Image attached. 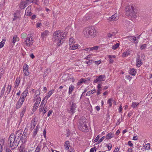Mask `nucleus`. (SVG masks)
<instances>
[{
    "label": "nucleus",
    "mask_w": 152,
    "mask_h": 152,
    "mask_svg": "<svg viewBox=\"0 0 152 152\" xmlns=\"http://www.w3.org/2000/svg\"><path fill=\"white\" fill-rule=\"evenodd\" d=\"M15 134H11L8 140V144H10V146L13 147V149L15 148L18 146L20 141L15 139Z\"/></svg>",
    "instance_id": "1"
},
{
    "label": "nucleus",
    "mask_w": 152,
    "mask_h": 152,
    "mask_svg": "<svg viewBox=\"0 0 152 152\" xmlns=\"http://www.w3.org/2000/svg\"><path fill=\"white\" fill-rule=\"evenodd\" d=\"M126 15L131 18H135L136 17L135 12L134 11V8L133 5H128L125 9Z\"/></svg>",
    "instance_id": "2"
},
{
    "label": "nucleus",
    "mask_w": 152,
    "mask_h": 152,
    "mask_svg": "<svg viewBox=\"0 0 152 152\" xmlns=\"http://www.w3.org/2000/svg\"><path fill=\"white\" fill-rule=\"evenodd\" d=\"M86 122L85 118L84 117H82L79 120L78 127L79 129L81 131L84 132L86 130L87 126L86 124Z\"/></svg>",
    "instance_id": "3"
},
{
    "label": "nucleus",
    "mask_w": 152,
    "mask_h": 152,
    "mask_svg": "<svg viewBox=\"0 0 152 152\" xmlns=\"http://www.w3.org/2000/svg\"><path fill=\"white\" fill-rule=\"evenodd\" d=\"M66 35L65 32L63 34L60 31H58L55 32L53 34V40L54 42H56L57 41H59V39L61 38L62 36L65 35Z\"/></svg>",
    "instance_id": "4"
},
{
    "label": "nucleus",
    "mask_w": 152,
    "mask_h": 152,
    "mask_svg": "<svg viewBox=\"0 0 152 152\" xmlns=\"http://www.w3.org/2000/svg\"><path fill=\"white\" fill-rule=\"evenodd\" d=\"M31 35V34H28V37L26 38V40L25 41L26 46L28 47H30L31 45H32L34 42L32 39Z\"/></svg>",
    "instance_id": "5"
},
{
    "label": "nucleus",
    "mask_w": 152,
    "mask_h": 152,
    "mask_svg": "<svg viewBox=\"0 0 152 152\" xmlns=\"http://www.w3.org/2000/svg\"><path fill=\"white\" fill-rule=\"evenodd\" d=\"M33 2L32 1L26 0L21 1L20 5V8L21 10L23 9L28 5L30 3Z\"/></svg>",
    "instance_id": "6"
},
{
    "label": "nucleus",
    "mask_w": 152,
    "mask_h": 152,
    "mask_svg": "<svg viewBox=\"0 0 152 152\" xmlns=\"http://www.w3.org/2000/svg\"><path fill=\"white\" fill-rule=\"evenodd\" d=\"M69 104L70 105V108L69 110H68L69 113H73L75 112L76 105L75 103H74L72 101H70L69 102Z\"/></svg>",
    "instance_id": "7"
},
{
    "label": "nucleus",
    "mask_w": 152,
    "mask_h": 152,
    "mask_svg": "<svg viewBox=\"0 0 152 152\" xmlns=\"http://www.w3.org/2000/svg\"><path fill=\"white\" fill-rule=\"evenodd\" d=\"M83 33L86 37L88 38L91 37L89 28H85L84 30Z\"/></svg>",
    "instance_id": "8"
},
{
    "label": "nucleus",
    "mask_w": 152,
    "mask_h": 152,
    "mask_svg": "<svg viewBox=\"0 0 152 152\" xmlns=\"http://www.w3.org/2000/svg\"><path fill=\"white\" fill-rule=\"evenodd\" d=\"M91 37H94L96 34V31L94 27L89 28Z\"/></svg>",
    "instance_id": "9"
},
{
    "label": "nucleus",
    "mask_w": 152,
    "mask_h": 152,
    "mask_svg": "<svg viewBox=\"0 0 152 152\" xmlns=\"http://www.w3.org/2000/svg\"><path fill=\"white\" fill-rule=\"evenodd\" d=\"M41 101V98L40 97H38L36 99V101L34 104V106L33 108V110L35 111L36 109H37L38 105L40 103Z\"/></svg>",
    "instance_id": "10"
},
{
    "label": "nucleus",
    "mask_w": 152,
    "mask_h": 152,
    "mask_svg": "<svg viewBox=\"0 0 152 152\" xmlns=\"http://www.w3.org/2000/svg\"><path fill=\"white\" fill-rule=\"evenodd\" d=\"M49 32L46 30L41 33V37L43 40H44L46 37L49 35Z\"/></svg>",
    "instance_id": "11"
},
{
    "label": "nucleus",
    "mask_w": 152,
    "mask_h": 152,
    "mask_svg": "<svg viewBox=\"0 0 152 152\" xmlns=\"http://www.w3.org/2000/svg\"><path fill=\"white\" fill-rule=\"evenodd\" d=\"M65 37L66 36L65 35L62 36L61 38L60 39L59 41H57L56 42L58 46H59L61 45L62 43L64 42V39Z\"/></svg>",
    "instance_id": "12"
},
{
    "label": "nucleus",
    "mask_w": 152,
    "mask_h": 152,
    "mask_svg": "<svg viewBox=\"0 0 152 152\" xmlns=\"http://www.w3.org/2000/svg\"><path fill=\"white\" fill-rule=\"evenodd\" d=\"M31 7L29 6L27 7L25 10V14L27 16H30L31 15L32 13L31 12Z\"/></svg>",
    "instance_id": "13"
},
{
    "label": "nucleus",
    "mask_w": 152,
    "mask_h": 152,
    "mask_svg": "<svg viewBox=\"0 0 152 152\" xmlns=\"http://www.w3.org/2000/svg\"><path fill=\"white\" fill-rule=\"evenodd\" d=\"M21 135L22 133H21L19 131H17L16 132V135L15 136L14 138L15 139L20 141L21 139Z\"/></svg>",
    "instance_id": "14"
},
{
    "label": "nucleus",
    "mask_w": 152,
    "mask_h": 152,
    "mask_svg": "<svg viewBox=\"0 0 152 152\" xmlns=\"http://www.w3.org/2000/svg\"><path fill=\"white\" fill-rule=\"evenodd\" d=\"M54 90H52L49 91L48 93V95L46 96L44 98V99H46L45 104L47 103V101L48 99L50 96L54 93Z\"/></svg>",
    "instance_id": "15"
},
{
    "label": "nucleus",
    "mask_w": 152,
    "mask_h": 152,
    "mask_svg": "<svg viewBox=\"0 0 152 152\" xmlns=\"http://www.w3.org/2000/svg\"><path fill=\"white\" fill-rule=\"evenodd\" d=\"M117 20L118 18L116 17V15H113L108 18V20L109 21H113Z\"/></svg>",
    "instance_id": "16"
},
{
    "label": "nucleus",
    "mask_w": 152,
    "mask_h": 152,
    "mask_svg": "<svg viewBox=\"0 0 152 152\" xmlns=\"http://www.w3.org/2000/svg\"><path fill=\"white\" fill-rule=\"evenodd\" d=\"M23 101L18 100L16 104V108L17 109L19 108L23 104Z\"/></svg>",
    "instance_id": "17"
},
{
    "label": "nucleus",
    "mask_w": 152,
    "mask_h": 152,
    "mask_svg": "<svg viewBox=\"0 0 152 152\" xmlns=\"http://www.w3.org/2000/svg\"><path fill=\"white\" fill-rule=\"evenodd\" d=\"M137 66L138 67H140V65L142 64V62L141 61L140 58L139 56L137 58Z\"/></svg>",
    "instance_id": "18"
},
{
    "label": "nucleus",
    "mask_w": 152,
    "mask_h": 152,
    "mask_svg": "<svg viewBox=\"0 0 152 152\" xmlns=\"http://www.w3.org/2000/svg\"><path fill=\"white\" fill-rule=\"evenodd\" d=\"M96 77H98L100 81L105 80V76L104 75H102L99 76H96Z\"/></svg>",
    "instance_id": "19"
},
{
    "label": "nucleus",
    "mask_w": 152,
    "mask_h": 152,
    "mask_svg": "<svg viewBox=\"0 0 152 152\" xmlns=\"http://www.w3.org/2000/svg\"><path fill=\"white\" fill-rule=\"evenodd\" d=\"M130 55V51L129 50H127L125 52L122 53V56L123 57H125Z\"/></svg>",
    "instance_id": "20"
},
{
    "label": "nucleus",
    "mask_w": 152,
    "mask_h": 152,
    "mask_svg": "<svg viewBox=\"0 0 152 152\" xmlns=\"http://www.w3.org/2000/svg\"><path fill=\"white\" fill-rule=\"evenodd\" d=\"M114 137V135L112 132L109 133L106 137V138L107 139H110L111 138Z\"/></svg>",
    "instance_id": "21"
},
{
    "label": "nucleus",
    "mask_w": 152,
    "mask_h": 152,
    "mask_svg": "<svg viewBox=\"0 0 152 152\" xmlns=\"http://www.w3.org/2000/svg\"><path fill=\"white\" fill-rule=\"evenodd\" d=\"M70 143L69 141H66L65 142V144L64 145L65 148L66 149H69L70 147Z\"/></svg>",
    "instance_id": "22"
},
{
    "label": "nucleus",
    "mask_w": 152,
    "mask_h": 152,
    "mask_svg": "<svg viewBox=\"0 0 152 152\" xmlns=\"http://www.w3.org/2000/svg\"><path fill=\"white\" fill-rule=\"evenodd\" d=\"M136 73V72L135 70V69L134 68L131 69L129 72V73L130 74V75L134 76L135 75Z\"/></svg>",
    "instance_id": "23"
},
{
    "label": "nucleus",
    "mask_w": 152,
    "mask_h": 152,
    "mask_svg": "<svg viewBox=\"0 0 152 152\" xmlns=\"http://www.w3.org/2000/svg\"><path fill=\"white\" fill-rule=\"evenodd\" d=\"M26 107L25 106L24 107L23 109H22V110L21 111L20 113V116L21 118H22L25 112L26 111Z\"/></svg>",
    "instance_id": "24"
},
{
    "label": "nucleus",
    "mask_w": 152,
    "mask_h": 152,
    "mask_svg": "<svg viewBox=\"0 0 152 152\" xmlns=\"http://www.w3.org/2000/svg\"><path fill=\"white\" fill-rule=\"evenodd\" d=\"M39 126L38 125H37L35 129L34 130V132L33 133V136L34 137L37 134V133L39 129Z\"/></svg>",
    "instance_id": "25"
},
{
    "label": "nucleus",
    "mask_w": 152,
    "mask_h": 152,
    "mask_svg": "<svg viewBox=\"0 0 152 152\" xmlns=\"http://www.w3.org/2000/svg\"><path fill=\"white\" fill-rule=\"evenodd\" d=\"M4 140L2 139H0V151L2 152V148L4 145Z\"/></svg>",
    "instance_id": "26"
},
{
    "label": "nucleus",
    "mask_w": 152,
    "mask_h": 152,
    "mask_svg": "<svg viewBox=\"0 0 152 152\" xmlns=\"http://www.w3.org/2000/svg\"><path fill=\"white\" fill-rule=\"evenodd\" d=\"M20 83V78L17 77L16 78V81H15L16 85H15V88H17L18 87V85Z\"/></svg>",
    "instance_id": "27"
},
{
    "label": "nucleus",
    "mask_w": 152,
    "mask_h": 152,
    "mask_svg": "<svg viewBox=\"0 0 152 152\" xmlns=\"http://www.w3.org/2000/svg\"><path fill=\"white\" fill-rule=\"evenodd\" d=\"M74 88V86L71 85L69 87V94H71L73 91Z\"/></svg>",
    "instance_id": "28"
},
{
    "label": "nucleus",
    "mask_w": 152,
    "mask_h": 152,
    "mask_svg": "<svg viewBox=\"0 0 152 152\" xmlns=\"http://www.w3.org/2000/svg\"><path fill=\"white\" fill-rule=\"evenodd\" d=\"M19 40V39L18 37H17V36L16 35L13 37L12 42L14 44L16 41H18Z\"/></svg>",
    "instance_id": "29"
},
{
    "label": "nucleus",
    "mask_w": 152,
    "mask_h": 152,
    "mask_svg": "<svg viewBox=\"0 0 152 152\" xmlns=\"http://www.w3.org/2000/svg\"><path fill=\"white\" fill-rule=\"evenodd\" d=\"M5 41L6 39H2V41L0 42V48H1L4 46Z\"/></svg>",
    "instance_id": "30"
},
{
    "label": "nucleus",
    "mask_w": 152,
    "mask_h": 152,
    "mask_svg": "<svg viewBox=\"0 0 152 152\" xmlns=\"http://www.w3.org/2000/svg\"><path fill=\"white\" fill-rule=\"evenodd\" d=\"M95 91L96 90L95 89H94L93 90L91 91H88L86 93V95L87 96H89L91 94H93Z\"/></svg>",
    "instance_id": "31"
},
{
    "label": "nucleus",
    "mask_w": 152,
    "mask_h": 152,
    "mask_svg": "<svg viewBox=\"0 0 152 152\" xmlns=\"http://www.w3.org/2000/svg\"><path fill=\"white\" fill-rule=\"evenodd\" d=\"M32 124L31 125V127L30 128V129L31 130H32L34 127H35L36 124H35V121H34L33 122L32 121Z\"/></svg>",
    "instance_id": "32"
},
{
    "label": "nucleus",
    "mask_w": 152,
    "mask_h": 152,
    "mask_svg": "<svg viewBox=\"0 0 152 152\" xmlns=\"http://www.w3.org/2000/svg\"><path fill=\"white\" fill-rule=\"evenodd\" d=\"M113 99L112 98H111L109 99L108 101H107V103L109 104V107H111L112 105V102H113Z\"/></svg>",
    "instance_id": "33"
},
{
    "label": "nucleus",
    "mask_w": 152,
    "mask_h": 152,
    "mask_svg": "<svg viewBox=\"0 0 152 152\" xmlns=\"http://www.w3.org/2000/svg\"><path fill=\"white\" fill-rule=\"evenodd\" d=\"M139 103H136L135 102H133L131 105V107L133 108H135L138 106Z\"/></svg>",
    "instance_id": "34"
},
{
    "label": "nucleus",
    "mask_w": 152,
    "mask_h": 152,
    "mask_svg": "<svg viewBox=\"0 0 152 152\" xmlns=\"http://www.w3.org/2000/svg\"><path fill=\"white\" fill-rule=\"evenodd\" d=\"M78 48V46L77 45H72L70 47L71 50H75Z\"/></svg>",
    "instance_id": "35"
},
{
    "label": "nucleus",
    "mask_w": 152,
    "mask_h": 152,
    "mask_svg": "<svg viewBox=\"0 0 152 152\" xmlns=\"http://www.w3.org/2000/svg\"><path fill=\"white\" fill-rule=\"evenodd\" d=\"M83 83H84V80L83 78H81L80 80H79L77 83V85L80 86Z\"/></svg>",
    "instance_id": "36"
},
{
    "label": "nucleus",
    "mask_w": 152,
    "mask_h": 152,
    "mask_svg": "<svg viewBox=\"0 0 152 152\" xmlns=\"http://www.w3.org/2000/svg\"><path fill=\"white\" fill-rule=\"evenodd\" d=\"M27 133L25 132V130L24 131V132L22 136L21 137L22 140H24V139H26V138Z\"/></svg>",
    "instance_id": "37"
},
{
    "label": "nucleus",
    "mask_w": 152,
    "mask_h": 152,
    "mask_svg": "<svg viewBox=\"0 0 152 152\" xmlns=\"http://www.w3.org/2000/svg\"><path fill=\"white\" fill-rule=\"evenodd\" d=\"M45 104H46L45 103L44 104V105L42 104H40V106H39V109L40 112H42L43 110L44 109V107L45 106Z\"/></svg>",
    "instance_id": "38"
},
{
    "label": "nucleus",
    "mask_w": 152,
    "mask_h": 152,
    "mask_svg": "<svg viewBox=\"0 0 152 152\" xmlns=\"http://www.w3.org/2000/svg\"><path fill=\"white\" fill-rule=\"evenodd\" d=\"M119 46V44L117 43L112 47V49L114 50H116Z\"/></svg>",
    "instance_id": "39"
},
{
    "label": "nucleus",
    "mask_w": 152,
    "mask_h": 152,
    "mask_svg": "<svg viewBox=\"0 0 152 152\" xmlns=\"http://www.w3.org/2000/svg\"><path fill=\"white\" fill-rule=\"evenodd\" d=\"M129 39L130 41H135L136 40V37H129Z\"/></svg>",
    "instance_id": "40"
},
{
    "label": "nucleus",
    "mask_w": 152,
    "mask_h": 152,
    "mask_svg": "<svg viewBox=\"0 0 152 152\" xmlns=\"http://www.w3.org/2000/svg\"><path fill=\"white\" fill-rule=\"evenodd\" d=\"M27 36V34L25 33H22L21 35L22 38L24 39Z\"/></svg>",
    "instance_id": "41"
},
{
    "label": "nucleus",
    "mask_w": 152,
    "mask_h": 152,
    "mask_svg": "<svg viewBox=\"0 0 152 152\" xmlns=\"http://www.w3.org/2000/svg\"><path fill=\"white\" fill-rule=\"evenodd\" d=\"M145 149L146 150H148L150 148V145L149 143L146 144L145 146Z\"/></svg>",
    "instance_id": "42"
},
{
    "label": "nucleus",
    "mask_w": 152,
    "mask_h": 152,
    "mask_svg": "<svg viewBox=\"0 0 152 152\" xmlns=\"http://www.w3.org/2000/svg\"><path fill=\"white\" fill-rule=\"evenodd\" d=\"M6 87V85H4V87L2 88L1 91V96H3L4 95V93L5 90V87Z\"/></svg>",
    "instance_id": "43"
},
{
    "label": "nucleus",
    "mask_w": 152,
    "mask_h": 152,
    "mask_svg": "<svg viewBox=\"0 0 152 152\" xmlns=\"http://www.w3.org/2000/svg\"><path fill=\"white\" fill-rule=\"evenodd\" d=\"M74 42V39L73 38H71L69 40V45H71L72 43Z\"/></svg>",
    "instance_id": "44"
},
{
    "label": "nucleus",
    "mask_w": 152,
    "mask_h": 152,
    "mask_svg": "<svg viewBox=\"0 0 152 152\" xmlns=\"http://www.w3.org/2000/svg\"><path fill=\"white\" fill-rule=\"evenodd\" d=\"M84 80V83H86L88 81H90V79L89 77H88L87 78H83Z\"/></svg>",
    "instance_id": "45"
},
{
    "label": "nucleus",
    "mask_w": 152,
    "mask_h": 152,
    "mask_svg": "<svg viewBox=\"0 0 152 152\" xmlns=\"http://www.w3.org/2000/svg\"><path fill=\"white\" fill-rule=\"evenodd\" d=\"M147 45L146 44L142 45L141 46L140 48L141 50L144 49L147 47Z\"/></svg>",
    "instance_id": "46"
},
{
    "label": "nucleus",
    "mask_w": 152,
    "mask_h": 152,
    "mask_svg": "<svg viewBox=\"0 0 152 152\" xmlns=\"http://www.w3.org/2000/svg\"><path fill=\"white\" fill-rule=\"evenodd\" d=\"M26 97V96H24V95H21L19 100L21 101L22 100L23 101V102L25 100L24 98Z\"/></svg>",
    "instance_id": "47"
},
{
    "label": "nucleus",
    "mask_w": 152,
    "mask_h": 152,
    "mask_svg": "<svg viewBox=\"0 0 152 152\" xmlns=\"http://www.w3.org/2000/svg\"><path fill=\"white\" fill-rule=\"evenodd\" d=\"M28 66L27 64L24 65L23 66V70H28Z\"/></svg>",
    "instance_id": "48"
},
{
    "label": "nucleus",
    "mask_w": 152,
    "mask_h": 152,
    "mask_svg": "<svg viewBox=\"0 0 152 152\" xmlns=\"http://www.w3.org/2000/svg\"><path fill=\"white\" fill-rule=\"evenodd\" d=\"M23 72L24 73V74H25V75L26 76H28L29 75V72L28 70H23Z\"/></svg>",
    "instance_id": "49"
},
{
    "label": "nucleus",
    "mask_w": 152,
    "mask_h": 152,
    "mask_svg": "<svg viewBox=\"0 0 152 152\" xmlns=\"http://www.w3.org/2000/svg\"><path fill=\"white\" fill-rule=\"evenodd\" d=\"M19 18V16H17L16 14L15 13L14 14V18H13V20L15 21L17 20Z\"/></svg>",
    "instance_id": "50"
},
{
    "label": "nucleus",
    "mask_w": 152,
    "mask_h": 152,
    "mask_svg": "<svg viewBox=\"0 0 152 152\" xmlns=\"http://www.w3.org/2000/svg\"><path fill=\"white\" fill-rule=\"evenodd\" d=\"M85 63L88 64H91L93 63L92 60H89L88 61H86Z\"/></svg>",
    "instance_id": "51"
},
{
    "label": "nucleus",
    "mask_w": 152,
    "mask_h": 152,
    "mask_svg": "<svg viewBox=\"0 0 152 152\" xmlns=\"http://www.w3.org/2000/svg\"><path fill=\"white\" fill-rule=\"evenodd\" d=\"M84 50H85L87 51H92L91 48H87L83 49Z\"/></svg>",
    "instance_id": "52"
},
{
    "label": "nucleus",
    "mask_w": 152,
    "mask_h": 152,
    "mask_svg": "<svg viewBox=\"0 0 152 152\" xmlns=\"http://www.w3.org/2000/svg\"><path fill=\"white\" fill-rule=\"evenodd\" d=\"M99 48L98 46H94L92 47L91 48L92 51L93 50H96L98 49Z\"/></svg>",
    "instance_id": "53"
},
{
    "label": "nucleus",
    "mask_w": 152,
    "mask_h": 152,
    "mask_svg": "<svg viewBox=\"0 0 152 152\" xmlns=\"http://www.w3.org/2000/svg\"><path fill=\"white\" fill-rule=\"evenodd\" d=\"M95 150V151H96V147H94L93 148H92L90 149V152H94V150Z\"/></svg>",
    "instance_id": "54"
},
{
    "label": "nucleus",
    "mask_w": 152,
    "mask_h": 152,
    "mask_svg": "<svg viewBox=\"0 0 152 152\" xmlns=\"http://www.w3.org/2000/svg\"><path fill=\"white\" fill-rule=\"evenodd\" d=\"M40 149V147L37 146L35 150V152H39Z\"/></svg>",
    "instance_id": "55"
},
{
    "label": "nucleus",
    "mask_w": 152,
    "mask_h": 152,
    "mask_svg": "<svg viewBox=\"0 0 152 152\" xmlns=\"http://www.w3.org/2000/svg\"><path fill=\"white\" fill-rule=\"evenodd\" d=\"M100 137V136H99V135H98L96 137V138L94 140L95 142H97L98 140H99V139Z\"/></svg>",
    "instance_id": "56"
},
{
    "label": "nucleus",
    "mask_w": 152,
    "mask_h": 152,
    "mask_svg": "<svg viewBox=\"0 0 152 152\" xmlns=\"http://www.w3.org/2000/svg\"><path fill=\"white\" fill-rule=\"evenodd\" d=\"M104 136L102 137L98 141V143H99L101 142L102 140L104 139Z\"/></svg>",
    "instance_id": "57"
},
{
    "label": "nucleus",
    "mask_w": 152,
    "mask_h": 152,
    "mask_svg": "<svg viewBox=\"0 0 152 152\" xmlns=\"http://www.w3.org/2000/svg\"><path fill=\"white\" fill-rule=\"evenodd\" d=\"M53 111L52 110H50L48 112L47 115V116L49 117L50 116L51 114H52Z\"/></svg>",
    "instance_id": "58"
},
{
    "label": "nucleus",
    "mask_w": 152,
    "mask_h": 152,
    "mask_svg": "<svg viewBox=\"0 0 152 152\" xmlns=\"http://www.w3.org/2000/svg\"><path fill=\"white\" fill-rule=\"evenodd\" d=\"M100 81L99 78H98V77H96V79L94 81L93 83H97L98 82H99Z\"/></svg>",
    "instance_id": "59"
},
{
    "label": "nucleus",
    "mask_w": 152,
    "mask_h": 152,
    "mask_svg": "<svg viewBox=\"0 0 152 152\" xmlns=\"http://www.w3.org/2000/svg\"><path fill=\"white\" fill-rule=\"evenodd\" d=\"M128 145L130 147H132L133 146V144L130 141H128Z\"/></svg>",
    "instance_id": "60"
},
{
    "label": "nucleus",
    "mask_w": 152,
    "mask_h": 152,
    "mask_svg": "<svg viewBox=\"0 0 152 152\" xmlns=\"http://www.w3.org/2000/svg\"><path fill=\"white\" fill-rule=\"evenodd\" d=\"M20 152L23 151L25 149V148H24L23 146L21 145L20 147Z\"/></svg>",
    "instance_id": "61"
},
{
    "label": "nucleus",
    "mask_w": 152,
    "mask_h": 152,
    "mask_svg": "<svg viewBox=\"0 0 152 152\" xmlns=\"http://www.w3.org/2000/svg\"><path fill=\"white\" fill-rule=\"evenodd\" d=\"M112 147V145L110 143L109 144V145L107 146V148H108V150H109V151L111 149Z\"/></svg>",
    "instance_id": "62"
},
{
    "label": "nucleus",
    "mask_w": 152,
    "mask_h": 152,
    "mask_svg": "<svg viewBox=\"0 0 152 152\" xmlns=\"http://www.w3.org/2000/svg\"><path fill=\"white\" fill-rule=\"evenodd\" d=\"M27 92L26 91H24L22 94L21 95H24V96H27Z\"/></svg>",
    "instance_id": "63"
},
{
    "label": "nucleus",
    "mask_w": 152,
    "mask_h": 152,
    "mask_svg": "<svg viewBox=\"0 0 152 152\" xmlns=\"http://www.w3.org/2000/svg\"><path fill=\"white\" fill-rule=\"evenodd\" d=\"M119 149L117 147H116L113 152H118Z\"/></svg>",
    "instance_id": "64"
}]
</instances>
